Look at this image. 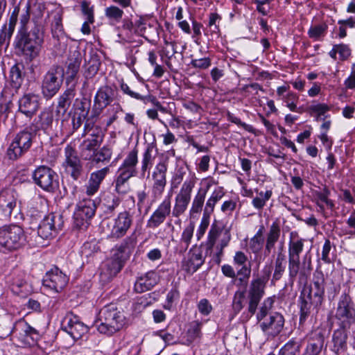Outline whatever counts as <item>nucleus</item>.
I'll return each mask as SVG.
<instances>
[{
	"label": "nucleus",
	"instance_id": "4be33fe9",
	"mask_svg": "<svg viewBox=\"0 0 355 355\" xmlns=\"http://www.w3.org/2000/svg\"><path fill=\"white\" fill-rule=\"evenodd\" d=\"M171 212V201L170 197H166L153 211L147 220L146 227L155 229L162 224Z\"/></svg>",
	"mask_w": 355,
	"mask_h": 355
},
{
	"label": "nucleus",
	"instance_id": "e2e57ef3",
	"mask_svg": "<svg viewBox=\"0 0 355 355\" xmlns=\"http://www.w3.org/2000/svg\"><path fill=\"white\" fill-rule=\"evenodd\" d=\"M13 34V31L7 28V25L2 26L0 31V47L8 46Z\"/></svg>",
	"mask_w": 355,
	"mask_h": 355
},
{
	"label": "nucleus",
	"instance_id": "58836bf2",
	"mask_svg": "<svg viewBox=\"0 0 355 355\" xmlns=\"http://www.w3.org/2000/svg\"><path fill=\"white\" fill-rule=\"evenodd\" d=\"M227 230H224L223 227L220 225L218 222L214 221L210 227V230L208 232L207 240V247L209 250H213L217 240L223 236H224V232Z\"/></svg>",
	"mask_w": 355,
	"mask_h": 355
},
{
	"label": "nucleus",
	"instance_id": "79ce46f5",
	"mask_svg": "<svg viewBox=\"0 0 355 355\" xmlns=\"http://www.w3.org/2000/svg\"><path fill=\"white\" fill-rule=\"evenodd\" d=\"M81 54L78 51H74L69 58L67 73L71 78H74L79 71L81 64Z\"/></svg>",
	"mask_w": 355,
	"mask_h": 355
},
{
	"label": "nucleus",
	"instance_id": "412c9836",
	"mask_svg": "<svg viewBox=\"0 0 355 355\" xmlns=\"http://www.w3.org/2000/svg\"><path fill=\"white\" fill-rule=\"evenodd\" d=\"M284 325L283 315L277 312L272 313L259 323L261 329L268 337L274 338L282 331Z\"/></svg>",
	"mask_w": 355,
	"mask_h": 355
},
{
	"label": "nucleus",
	"instance_id": "a18cd8bd",
	"mask_svg": "<svg viewBox=\"0 0 355 355\" xmlns=\"http://www.w3.org/2000/svg\"><path fill=\"white\" fill-rule=\"evenodd\" d=\"M283 101L286 103V106L292 112L301 113L302 112V107H297V102L299 101V96L293 92H288L285 96L282 97Z\"/></svg>",
	"mask_w": 355,
	"mask_h": 355
},
{
	"label": "nucleus",
	"instance_id": "a211bd4d",
	"mask_svg": "<svg viewBox=\"0 0 355 355\" xmlns=\"http://www.w3.org/2000/svg\"><path fill=\"white\" fill-rule=\"evenodd\" d=\"M68 282V277L58 268L55 267L46 273L42 284L44 288L54 293H59L67 286Z\"/></svg>",
	"mask_w": 355,
	"mask_h": 355
},
{
	"label": "nucleus",
	"instance_id": "6ab92c4d",
	"mask_svg": "<svg viewBox=\"0 0 355 355\" xmlns=\"http://www.w3.org/2000/svg\"><path fill=\"white\" fill-rule=\"evenodd\" d=\"M65 160L63 164L66 171L71 175L73 180H77L82 173L83 165L76 150L71 144H68L64 148Z\"/></svg>",
	"mask_w": 355,
	"mask_h": 355
},
{
	"label": "nucleus",
	"instance_id": "20e7f679",
	"mask_svg": "<svg viewBox=\"0 0 355 355\" xmlns=\"http://www.w3.org/2000/svg\"><path fill=\"white\" fill-rule=\"evenodd\" d=\"M324 296V277L322 272L316 270L313 275V284L305 286L300 295V322L305 321L312 309L318 311Z\"/></svg>",
	"mask_w": 355,
	"mask_h": 355
},
{
	"label": "nucleus",
	"instance_id": "bb28decb",
	"mask_svg": "<svg viewBox=\"0 0 355 355\" xmlns=\"http://www.w3.org/2000/svg\"><path fill=\"white\" fill-rule=\"evenodd\" d=\"M347 329L339 327L333 333L330 349L335 355H344L347 349Z\"/></svg>",
	"mask_w": 355,
	"mask_h": 355
},
{
	"label": "nucleus",
	"instance_id": "e433bc0d",
	"mask_svg": "<svg viewBox=\"0 0 355 355\" xmlns=\"http://www.w3.org/2000/svg\"><path fill=\"white\" fill-rule=\"evenodd\" d=\"M206 198V191L200 188L196 193L189 209L190 218H196L203 211Z\"/></svg>",
	"mask_w": 355,
	"mask_h": 355
},
{
	"label": "nucleus",
	"instance_id": "6e6d98bb",
	"mask_svg": "<svg viewBox=\"0 0 355 355\" xmlns=\"http://www.w3.org/2000/svg\"><path fill=\"white\" fill-rule=\"evenodd\" d=\"M10 78L15 87L20 86L23 78L21 70L18 64H15L11 67L10 71Z\"/></svg>",
	"mask_w": 355,
	"mask_h": 355
},
{
	"label": "nucleus",
	"instance_id": "7ed1b4c3",
	"mask_svg": "<svg viewBox=\"0 0 355 355\" xmlns=\"http://www.w3.org/2000/svg\"><path fill=\"white\" fill-rule=\"evenodd\" d=\"M136 244L137 237L132 234L114 245L110 251V257L101 265L100 275L103 281H110L122 270L130 258Z\"/></svg>",
	"mask_w": 355,
	"mask_h": 355
},
{
	"label": "nucleus",
	"instance_id": "39448f33",
	"mask_svg": "<svg viewBox=\"0 0 355 355\" xmlns=\"http://www.w3.org/2000/svg\"><path fill=\"white\" fill-rule=\"evenodd\" d=\"M98 320L100 324H97V330L107 336L120 331L127 323L123 311L114 304L106 305L100 311Z\"/></svg>",
	"mask_w": 355,
	"mask_h": 355
},
{
	"label": "nucleus",
	"instance_id": "09e8293b",
	"mask_svg": "<svg viewBox=\"0 0 355 355\" xmlns=\"http://www.w3.org/2000/svg\"><path fill=\"white\" fill-rule=\"evenodd\" d=\"M124 12L116 6H110L105 9V15L110 21L119 23L122 19Z\"/></svg>",
	"mask_w": 355,
	"mask_h": 355
},
{
	"label": "nucleus",
	"instance_id": "13d9d810",
	"mask_svg": "<svg viewBox=\"0 0 355 355\" xmlns=\"http://www.w3.org/2000/svg\"><path fill=\"white\" fill-rule=\"evenodd\" d=\"M87 68L85 72V76L86 78H91L95 76L99 69L100 62L96 56L92 57L88 61Z\"/></svg>",
	"mask_w": 355,
	"mask_h": 355
},
{
	"label": "nucleus",
	"instance_id": "9b49d317",
	"mask_svg": "<svg viewBox=\"0 0 355 355\" xmlns=\"http://www.w3.org/2000/svg\"><path fill=\"white\" fill-rule=\"evenodd\" d=\"M196 183L195 175H189L183 182L175 197V202L172 209V216L179 218L187 209L191 198V193Z\"/></svg>",
	"mask_w": 355,
	"mask_h": 355
},
{
	"label": "nucleus",
	"instance_id": "bf43d9fd",
	"mask_svg": "<svg viewBox=\"0 0 355 355\" xmlns=\"http://www.w3.org/2000/svg\"><path fill=\"white\" fill-rule=\"evenodd\" d=\"M187 171L184 167L178 168L171 178V189H177L184 180Z\"/></svg>",
	"mask_w": 355,
	"mask_h": 355
},
{
	"label": "nucleus",
	"instance_id": "9d476101",
	"mask_svg": "<svg viewBox=\"0 0 355 355\" xmlns=\"http://www.w3.org/2000/svg\"><path fill=\"white\" fill-rule=\"evenodd\" d=\"M85 125L83 136L89 135V137L83 141L80 145V154L85 160H91L95 155V152L103 140V134L98 127L89 128Z\"/></svg>",
	"mask_w": 355,
	"mask_h": 355
},
{
	"label": "nucleus",
	"instance_id": "0e129e2a",
	"mask_svg": "<svg viewBox=\"0 0 355 355\" xmlns=\"http://www.w3.org/2000/svg\"><path fill=\"white\" fill-rule=\"evenodd\" d=\"M227 118L229 121L242 127L246 131L252 133L254 132V129L251 125L242 122L239 118L236 117L232 113L228 112L227 113Z\"/></svg>",
	"mask_w": 355,
	"mask_h": 355
},
{
	"label": "nucleus",
	"instance_id": "4d7b16f0",
	"mask_svg": "<svg viewBox=\"0 0 355 355\" xmlns=\"http://www.w3.org/2000/svg\"><path fill=\"white\" fill-rule=\"evenodd\" d=\"M28 35L31 42H33L37 46H42L44 43V31L39 26H35Z\"/></svg>",
	"mask_w": 355,
	"mask_h": 355
},
{
	"label": "nucleus",
	"instance_id": "1a4fd4ad",
	"mask_svg": "<svg viewBox=\"0 0 355 355\" xmlns=\"http://www.w3.org/2000/svg\"><path fill=\"white\" fill-rule=\"evenodd\" d=\"M64 79V69L53 65L44 74L42 81V93L46 98L54 96L60 90Z\"/></svg>",
	"mask_w": 355,
	"mask_h": 355
},
{
	"label": "nucleus",
	"instance_id": "f03ea898",
	"mask_svg": "<svg viewBox=\"0 0 355 355\" xmlns=\"http://www.w3.org/2000/svg\"><path fill=\"white\" fill-rule=\"evenodd\" d=\"M305 240L300 238L296 232H291L288 243V270L291 279L297 277L300 280L306 279L312 270L311 254L307 251L300 258L304 250Z\"/></svg>",
	"mask_w": 355,
	"mask_h": 355
},
{
	"label": "nucleus",
	"instance_id": "338daca9",
	"mask_svg": "<svg viewBox=\"0 0 355 355\" xmlns=\"http://www.w3.org/2000/svg\"><path fill=\"white\" fill-rule=\"evenodd\" d=\"M238 201V198L225 200L220 206L221 211L223 213H232L236 208Z\"/></svg>",
	"mask_w": 355,
	"mask_h": 355
},
{
	"label": "nucleus",
	"instance_id": "37998d69",
	"mask_svg": "<svg viewBox=\"0 0 355 355\" xmlns=\"http://www.w3.org/2000/svg\"><path fill=\"white\" fill-rule=\"evenodd\" d=\"M256 193L257 196L252 199V205L256 209L262 210L266 202L272 197V190H267L266 191H258V190H256Z\"/></svg>",
	"mask_w": 355,
	"mask_h": 355
},
{
	"label": "nucleus",
	"instance_id": "f257e3e1",
	"mask_svg": "<svg viewBox=\"0 0 355 355\" xmlns=\"http://www.w3.org/2000/svg\"><path fill=\"white\" fill-rule=\"evenodd\" d=\"M263 275L257 276L251 280L248 290L238 289L234 295L232 307L236 313L240 312L244 307L245 302L248 300V311L251 315H254L257 306L265 294L266 284L271 275V269L269 266H265L262 270Z\"/></svg>",
	"mask_w": 355,
	"mask_h": 355
},
{
	"label": "nucleus",
	"instance_id": "8fccbe9b",
	"mask_svg": "<svg viewBox=\"0 0 355 355\" xmlns=\"http://www.w3.org/2000/svg\"><path fill=\"white\" fill-rule=\"evenodd\" d=\"M118 173L119 175L115 181V190L119 193H125L127 192V186L125 184L132 176L122 171H118Z\"/></svg>",
	"mask_w": 355,
	"mask_h": 355
},
{
	"label": "nucleus",
	"instance_id": "f3484780",
	"mask_svg": "<svg viewBox=\"0 0 355 355\" xmlns=\"http://www.w3.org/2000/svg\"><path fill=\"white\" fill-rule=\"evenodd\" d=\"M15 49L26 56L31 61L37 58L41 51V46H37L29 39L28 33L18 32L15 41Z\"/></svg>",
	"mask_w": 355,
	"mask_h": 355
},
{
	"label": "nucleus",
	"instance_id": "49530a36",
	"mask_svg": "<svg viewBox=\"0 0 355 355\" xmlns=\"http://www.w3.org/2000/svg\"><path fill=\"white\" fill-rule=\"evenodd\" d=\"M75 94L74 86L67 89L58 98V105L67 110Z\"/></svg>",
	"mask_w": 355,
	"mask_h": 355
},
{
	"label": "nucleus",
	"instance_id": "473e14b6",
	"mask_svg": "<svg viewBox=\"0 0 355 355\" xmlns=\"http://www.w3.org/2000/svg\"><path fill=\"white\" fill-rule=\"evenodd\" d=\"M138 153L139 150L136 147L128 152L119 168V171L124 172L133 177L136 176L137 174Z\"/></svg>",
	"mask_w": 355,
	"mask_h": 355
},
{
	"label": "nucleus",
	"instance_id": "de8ad7c7",
	"mask_svg": "<svg viewBox=\"0 0 355 355\" xmlns=\"http://www.w3.org/2000/svg\"><path fill=\"white\" fill-rule=\"evenodd\" d=\"M274 302V297H269L263 300L257 313V319L259 322L268 318V312L272 309Z\"/></svg>",
	"mask_w": 355,
	"mask_h": 355
},
{
	"label": "nucleus",
	"instance_id": "6e6552de",
	"mask_svg": "<svg viewBox=\"0 0 355 355\" xmlns=\"http://www.w3.org/2000/svg\"><path fill=\"white\" fill-rule=\"evenodd\" d=\"M334 318L340 327L349 329L355 322V306L349 295L343 293L340 295Z\"/></svg>",
	"mask_w": 355,
	"mask_h": 355
},
{
	"label": "nucleus",
	"instance_id": "c85d7f7f",
	"mask_svg": "<svg viewBox=\"0 0 355 355\" xmlns=\"http://www.w3.org/2000/svg\"><path fill=\"white\" fill-rule=\"evenodd\" d=\"M157 284V275L155 271L150 270L137 278L134 290L138 293L150 291Z\"/></svg>",
	"mask_w": 355,
	"mask_h": 355
},
{
	"label": "nucleus",
	"instance_id": "dca6fc26",
	"mask_svg": "<svg viewBox=\"0 0 355 355\" xmlns=\"http://www.w3.org/2000/svg\"><path fill=\"white\" fill-rule=\"evenodd\" d=\"M63 225L62 216L59 214H49L40 222L37 233L43 239H49L55 236L58 230Z\"/></svg>",
	"mask_w": 355,
	"mask_h": 355
},
{
	"label": "nucleus",
	"instance_id": "864d4df0",
	"mask_svg": "<svg viewBox=\"0 0 355 355\" xmlns=\"http://www.w3.org/2000/svg\"><path fill=\"white\" fill-rule=\"evenodd\" d=\"M194 228V224L191 223L189 225L185 227L182 231L180 238V243L184 250H187L191 243L193 235Z\"/></svg>",
	"mask_w": 355,
	"mask_h": 355
},
{
	"label": "nucleus",
	"instance_id": "5fc2aeb1",
	"mask_svg": "<svg viewBox=\"0 0 355 355\" xmlns=\"http://www.w3.org/2000/svg\"><path fill=\"white\" fill-rule=\"evenodd\" d=\"M327 28L328 26L325 23L311 26L308 31V35L310 38L318 40L320 37L324 36Z\"/></svg>",
	"mask_w": 355,
	"mask_h": 355
},
{
	"label": "nucleus",
	"instance_id": "4468645a",
	"mask_svg": "<svg viewBox=\"0 0 355 355\" xmlns=\"http://www.w3.org/2000/svg\"><path fill=\"white\" fill-rule=\"evenodd\" d=\"M33 181L38 187L48 192H53L58 187V176L51 168L40 166L33 172Z\"/></svg>",
	"mask_w": 355,
	"mask_h": 355
},
{
	"label": "nucleus",
	"instance_id": "0eeeda50",
	"mask_svg": "<svg viewBox=\"0 0 355 355\" xmlns=\"http://www.w3.org/2000/svg\"><path fill=\"white\" fill-rule=\"evenodd\" d=\"M175 154L174 149H171L166 154H162L159 162L153 168L151 175L153 180L151 193L154 199L160 198L165 190L167 183L166 173L168 167V155L175 156Z\"/></svg>",
	"mask_w": 355,
	"mask_h": 355
},
{
	"label": "nucleus",
	"instance_id": "72a5a7b5",
	"mask_svg": "<svg viewBox=\"0 0 355 355\" xmlns=\"http://www.w3.org/2000/svg\"><path fill=\"white\" fill-rule=\"evenodd\" d=\"M156 146L153 143H150L146 145V147L141 155L140 174L141 177H145L146 173L149 174L150 170L152 168L155 159L153 154Z\"/></svg>",
	"mask_w": 355,
	"mask_h": 355
},
{
	"label": "nucleus",
	"instance_id": "393cba45",
	"mask_svg": "<svg viewBox=\"0 0 355 355\" xmlns=\"http://www.w3.org/2000/svg\"><path fill=\"white\" fill-rule=\"evenodd\" d=\"M326 331L316 329L312 331L302 355H320L324 346Z\"/></svg>",
	"mask_w": 355,
	"mask_h": 355
},
{
	"label": "nucleus",
	"instance_id": "2f4dec72",
	"mask_svg": "<svg viewBox=\"0 0 355 355\" xmlns=\"http://www.w3.org/2000/svg\"><path fill=\"white\" fill-rule=\"evenodd\" d=\"M273 257L275 259L272 282H277L283 277L287 263L286 255L283 244L278 248L277 252Z\"/></svg>",
	"mask_w": 355,
	"mask_h": 355
},
{
	"label": "nucleus",
	"instance_id": "603ef678",
	"mask_svg": "<svg viewBox=\"0 0 355 355\" xmlns=\"http://www.w3.org/2000/svg\"><path fill=\"white\" fill-rule=\"evenodd\" d=\"M112 155V149L107 146L102 147L99 150L95 152L90 161L96 163L109 162Z\"/></svg>",
	"mask_w": 355,
	"mask_h": 355
},
{
	"label": "nucleus",
	"instance_id": "ea45409f",
	"mask_svg": "<svg viewBox=\"0 0 355 355\" xmlns=\"http://www.w3.org/2000/svg\"><path fill=\"white\" fill-rule=\"evenodd\" d=\"M202 325V323L198 320H194L189 323V328L186 332V340L184 343V345H189L196 339L201 338Z\"/></svg>",
	"mask_w": 355,
	"mask_h": 355
},
{
	"label": "nucleus",
	"instance_id": "052dcab7",
	"mask_svg": "<svg viewBox=\"0 0 355 355\" xmlns=\"http://www.w3.org/2000/svg\"><path fill=\"white\" fill-rule=\"evenodd\" d=\"M30 10H31V6L29 3H26V6L24 7L23 10V12L20 15V28L18 32H23L27 33V28L26 25L28 23L30 20Z\"/></svg>",
	"mask_w": 355,
	"mask_h": 355
},
{
	"label": "nucleus",
	"instance_id": "a878e982",
	"mask_svg": "<svg viewBox=\"0 0 355 355\" xmlns=\"http://www.w3.org/2000/svg\"><path fill=\"white\" fill-rule=\"evenodd\" d=\"M15 331L18 333V338L24 345H33L40 337L38 331L25 321H19Z\"/></svg>",
	"mask_w": 355,
	"mask_h": 355
},
{
	"label": "nucleus",
	"instance_id": "b1692460",
	"mask_svg": "<svg viewBox=\"0 0 355 355\" xmlns=\"http://www.w3.org/2000/svg\"><path fill=\"white\" fill-rule=\"evenodd\" d=\"M17 209V197L12 189H4L0 192V216L4 219L11 217Z\"/></svg>",
	"mask_w": 355,
	"mask_h": 355
},
{
	"label": "nucleus",
	"instance_id": "2eb2a0df",
	"mask_svg": "<svg viewBox=\"0 0 355 355\" xmlns=\"http://www.w3.org/2000/svg\"><path fill=\"white\" fill-rule=\"evenodd\" d=\"M62 329L74 340H79L86 336L89 327L85 324L76 315L71 312L66 314L62 321Z\"/></svg>",
	"mask_w": 355,
	"mask_h": 355
},
{
	"label": "nucleus",
	"instance_id": "7c9ffc66",
	"mask_svg": "<svg viewBox=\"0 0 355 355\" xmlns=\"http://www.w3.org/2000/svg\"><path fill=\"white\" fill-rule=\"evenodd\" d=\"M205 259L202 252L198 249L191 248L188 252L187 259L183 261V267L189 273L196 272L204 263Z\"/></svg>",
	"mask_w": 355,
	"mask_h": 355
},
{
	"label": "nucleus",
	"instance_id": "a19ab883",
	"mask_svg": "<svg viewBox=\"0 0 355 355\" xmlns=\"http://www.w3.org/2000/svg\"><path fill=\"white\" fill-rule=\"evenodd\" d=\"M231 234L229 230L224 232V236L222 237L217 245H215L214 248L216 252L213 254V261L218 265L221 262L223 256V250L227 247L230 241Z\"/></svg>",
	"mask_w": 355,
	"mask_h": 355
},
{
	"label": "nucleus",
	"instance_id": "f8f14e48",
	"mask_svg": "<svg viewBox=\"0 0 355 355\" xmlns=\"http://www.w3.org/2000/svg\"><path fill=\"white\" fill-rule=\"evenodd\" d=\"M33 135L26 130L20 131L9 145L6 155L10 160H17L24 155L32 146Z\"/></svg>",
	"mask_w": 355,
	"mask_h": 355
},
{
	"label": "nucleus",
	"instance_id": "cd10ccee",
	"mask_svg": "<svg viewBox=\"0 0 355 355\" xmlns=\"http://www.w3.org/2000/svg\"><path fill=\"white\" fill-rule=\"evenodd\" d=\"M116 94V91L110 86L101 87L94 96V105L100 110H103L115 99Z\"/></svg>",
	"mask_w": 355,
	"mask_h": 355
},
{
	"label": "nucleus",
	"instance_id": "f704fd0d",
	"mask_svg": "<svg viewBox=\"0 0 355 355\" xmlns=\"http://www.w3.org/2000/svg\"><path fill=\"white\" fill-rule=\"evenodd\" d=\"M53 121V112L50 109H45L35 119L31 126V130L33 131L46 130L51 126Z\"/></svg>",
	"mask_w": 355,
	"mask_h": 355
},
{
	"label": "nucleus",
	"instance_id": "c756f323",
	"mask_svg": "<svg viewBox=\"0 0 355 355\" xmlns=\"http://www.w3.org/2000/svg\"><path fill=\"white\" fill-rule=\"evenodd\" d=\"M330 195L331 191L326 186L315 191L313 193L315 204L318 207V211L323 215L324 214L326 207L332 210L335 207L334 202L329 198Z\"/></svg>",
	"mask_w": 355,
	"mask_h": 355
},
{
	"label": "nucleus",
	"instance_id": "423d86ee",
	"mask_svg": "<svg viewBox=\"0 0 355 355\" xmlns=\"http://www.w3.org/2000/svg\"><path fill=\"white\" fill-rule=\"evenodd\" d=\"M27 236L23 227L15 224L0 227V251L12 252L24 247Z\"/></svg>",
	"mask_w": 355,
	"mask_h": 355
},
{
	"label": "nucleus",
	"instance_id": "c03bdc74",
	"mask_svg": "<svg viewBox=\"0 0 355 355\" xmlns=\"http://www.w3.org/2000/svg\"><path fill=\"white\" fill-rule=\"evenodd\" d=\"M300 343L291 339L281 348L279 355H300Z\"/></svg>",
	"mask_w": 355,
	"mask_h": 355
},
{
	"label": "nucleus",
	"instance_id": "ddd939ff",
	"mask_svg": "<svg viewBox=\"0 0 355 355\" xmlns=\"http://www.w3.org/2000/svg\"><path fill=\"white\" fill-rule=\"evenodd\" d=\"M96 204L92 199H83L79 201L73 213V224L80 230H85L90 224L96 211Z\"/></svg>",
	"mask_w": 355,
	"mask_h": 355
},
{
	"label": "nucleus",
	"instance_id": "69168bd1",
	"mask_svg": "<svg viewBox=\"0 0 355 355\" xmlns=\"http://www.w3.org/2000/svg\"><path fill=\"white\" fill-rule=\"evenodd\" d=\"M331 243L329 239H326L322 248L321 259L326 263L332 262L331 257Z\"/></svg>",
	"mask_w": 355,
	"mask_h": 355
},
{
	"label": "nucleus",
	"instance_id": "c9c22d12",
	"mask_svg": "<svg viewBox=\"0 0 355 355\" xmlns=\"http://www.w3.org/2000/svg\"><path fill=\"white\" fill-rule=\"evenodd\" d=\"M225 191L223 187H216L207 198L203 209L205 214L211 215L216 205L225 196Z\"/></svg>",
	"mask_w": 355,
	"mask_h": 355
},
{
	"label": "nucleus",
	"instance_id": "680f3d73",
	"mask_svg": "<svg viewBox=\"0 0 355 355\" xmlns=\"http://www.w3.org/2000/svg\"><path fill=\"white\" fill-rule=\"evenodd\" d=\"M211 215L205 214L203 212L202 217L197 230L196 236L198 240H200L205 234L209 225Z\"/></svg>",
	"mask_w": 355,
	"mask_h": 355
},
{
	"label": "nucleus",
	"instance_id": "aec40b11",
	"mask_svg": "<svg viewBox=\"0 0 355 355\" xmlns=\"http://www.w3.org/2000/svg\"><path fill=\"white\" fill-rule=\"evenodd\" d=\"M132 220V215L129 211H123L120 212L114 220V223L108 237L115 239L123 237L131 227Z\"/></svg>",
	"mask_w": 355,
	"mask_h": 355
},
{
	"label": "nucleus",
	"instance_id": "774afa93",
	"mask_svg": "<svg viewBox=\"0 0 355 355\" xmlns=\"http://www.w3.org/2000/svg\"><path fill=\"white\" fill-rule=\"evenodd\" d=\"M198 309L203 315H208L212 311V306L208 300L201 299L198 303Z\"/></svg>",
	"mask_w": 355,
	"mask_h": 355
},
{
	"label": "nucleus",
	"instance_id": "3c124183",
	"mask_svg": "<svg viewBox=\"0 0 355 355\" xmlns=\"http://www.w3.org/2000/svg\"><path fill=\"white\" fill-rule=\"evenodd\" d=\"M251 274V266L250 265L243 266L241 267L237 272L236 275L240 276L237 278L236 286H243V288L245 289V287L248 285L249 278Z\"/></svg>",
	"mask_w": 355,
	"mask_h": 355
},
{
	"label": "nucleus",
	"instance_id": "4c0bfd02",
	"mask_svg": "<svg viewBox=\"0 0 355 355\" xmlns=\"http://www.w3.org/2000/svg\"><path fill=\"white\" fill-rule=\"evenodd\" d=\"M281 234V227L279 222L275 221L270 226L266 235L265 249L268 253L274 248L275 243L278 241Z\"/></svg>",
	"mask_w": 355,
	"mask_h": 355
},
{
	"label": "nucleus",
	"instance_id": "5701e85b",
	"mask_svg": "<svg viewBox=\"0 0 355 355\" xmlns=\"http://www.w3.org/2000/svg\"><path fill=\"white\" fill-rule=\"evenodd\" d=\"M41 98L38 94L28 93L24 94L18 101L19 112L31 118L40 108Z\"/></svg>",
	"mask_w": 355,
	"mask_h": 355
}]
</instances>
